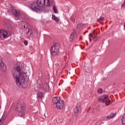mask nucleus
<instances>
[{
  "mask_svg": "<svg viewBox=\"0 0 125 125\" xmlns=\"http://www.w3.org/2000/svg\"><path fill=\"white\" fill-rule=\"evenodd\" d=\"M60 101V97H54L53 98V103L56 105Z\"/></svg>",
  "mask_w": 125,
  "mask_h": 125,
  "instance_id": "4468645a",
  "label": "nucleus"
},
{
  "mask_svg": "<svg viewBox=\"0 0 125 125\" xmlns=\"http://www.w3.org/2000/svg\"><path fill=\"white\" fill-rule=\"evenodd\" d=\"M81 106L79 104H77L76 106L74 108L73 112L75 114H80Z\"/></svg>",
  "mask_w": 125,
  "mask_h": 125,
  "instance_id": "f8f14e48",
  "label": "nucleus"
},
{
  "mask_svg": "<svg viewBox=\"0 0 125 125\" xmlns=\"http://www.w3.org/2000/svg\"><path fill=\"white\" fill-rule=\"evenodd\" d=\"M56 107L60 110H62L64 108V101H60L56 104Z\"/></svg>",
  "mask_w": 125,
  "mask_h": 125,
  "instance_id": "1a4fd4ad",
  "label": "nucleus"
},
{
  "mask_svg": "<svg viewBox=\"0 0 125 125\" xmlns=\"http://www.w3.org/2000/svg\"><path fill=\"white\" fill-rule=\"evenodd\" d=\"M5 120H6V114H5V113H4L3 114V116L0 119V125H3L4 122L5 121Z\"/></svg>",
  "mask_w": 125,
  "mask_h": 125,
  "instance_id": "9b49d317",
  "label": "nucleus"
},
{
  "mask_svg": "<svg viewBox=\"0 0 125 125\" xmlns=\"http://www.w3.org/2000/svg\"><path fill=\"white\" fill-rule=\"evenodd\" d=\"M83 25L82 23H79L78 25H77V29H81V28H82V27H83Z\"/></svg>",
  "mask_w": 125,
  "mask_h": 125,
  "instance_id": "4be33fe9",
  "label": "nucleus"
},
{
  "mask_svg": "<svg viewBox=\"0 0 125 125\" xmlns=\"http://www.w3.org/2000/svg\"><path fill=\"white\" fill-rule=\"evenodd\" d=\"M53 10H54V13H58V11L57 10V7L55 5L53 6Z\"/></svg>",
  "mask_w": 125,
  "mask_h": 125,
  "instance_id": "412c9836",
  "label": "nucleus"
},
{
  "mask_svg": "<svg viewBox=\"0 0 125 125\" xmlns=\"http://www.w3.org/2000/svg\"><path fill=\"white\" fill-rule=\"evenodd\" d=\"M122 124L123 125H125V114L122 117Z\"/></svg>",
  "mask_w": 125,
  "mask_h": 125,
  "instance_id": "aec40b11",
  "label": "nucleus"
},
{
  "mask_svg": "<svg viewBox=\"0 0 125 125\" xmlns=\"http://www.w3.org/2000/svg\"><path fill=\"white\" fill-rule=\"evenodd\" d=\"M43 89H46L47 88V84L44 83L43 84Z\"/></svg>",
  "mask_w": 125,
  "mask_h": 125,
  "instance_id": "5701e85b",
  "label": "nucleus"
},
{
  "mask_svg": "<svg viewBox=\"0 0 125 125\" xmlns=\"http://www.w3.org/2000/svg\"><path fill=\"white\" fill-rule=\"evenodd\" d=\"M115 116H116V113H111L109 115H108L105 117V119L106 120H110V119H113Z\"/></svg>",
  "mask_w": 125,
  "mask_h": 125,
  "instance_id": "2eb2a0df",
  "label": "nucleus"
},
{
  "mask_svg": "<svg viewBox=\"0 0 125 125\" xmlns=\"http://www.w3.org/2000/svg\"><path fill=\"white\" fill-rule=\"evenodd\" d=\"M37 95L39 98H43L44 97V93L42 91L38 92Z\"/></svg>",
  "mask_w": 125,
  "mask_h": 125,
  "instance_id": "f3484780",
  "label": "nucleus"
},
{
  "mask_svg": "<svg viewBox=\"0 0 125 125\" xmlns=\"http://www.w3.org/2000/svg\"><path fill=\"white\" fill-rule=\"evenodd\" d=\"M124 5H124V3H123L122 4V5H121V7H124Z\"/></svg>",
  "mask_w": 125,
  "mask_h": 125,
  "instance_id": "cd10ccee",
  "label": "nucleus"
},
{
  "mask_svg": "<svg viewBox=\"0 0 125 125\" xmlns=\"http://www.w3.org/2000/svg\"><path fill=\"white\" fill-rule=\"evenodd\" d=\"M52 19L54 20V21H55V22H59V19L54 15H52Z\"/></svg>",
  "mask_w": 125,
  "mask_h": 125,
  "instance_id": "a211bd4d",
  "label": "nucleus"
},
{
  "mask_svg": "<svg viewBox=\"0 0 125 125\" xmlns=\"http://www.w3.org/2000/svg\"><path fill=\"white\" fill-rule=\"evenodd\" d=\"M0 67L3 68L4 70H6V66L5 63L2 62V59L0 57Z\"/></svg>",
  "mask_w": 125,
  "mask_h": 125,
  "instance_id": "ddd939ff",
  "label": "nucleus"
},
{
  "mask_svg": "<svg viewBox=\"0 0 125 125\" xmlns=\"http://www.w3.org/2000/svg\"><path fill=\"white\" fill-rule=\"evenodd\" d=\"M8 13L9 15H14L16 20H19V19H20L21 13H20L19 10H16L12 7H11L9 11H8Z\"/></svg>",
  "mask_w": 125,
  "mask_h": 125,
  "instance_id": "39448f33",
  "label": "nucleus"
},
{
  "mask_svg": "<svg viewBox=\"0 0 125 125\" xmlns=\"http://www.w3.org/2000/svg\"><path fill=\"white\" fill-rule=\"evenodd\" d=\"M7 37H8L7 31L3 29H0V40L2 41V40H4Z\"/></svg>",
  "mask_w": 125,
  "mask_h": 125,
  "instance_id": "0eeeda50",
  "label": "nucleus"
},
{
  "mask_svg": "<svg viewBox=\"0 0 125 125\" xmlns=\"http://www.w3.org/2000/svg\"><path fill=\"white\" fill-rule=\"evenodd\" d=\"M39 1V0H37L35 2H38Z\"/></svg>",
  "mask_w": 125,
  "mask_h": 125,
  "instance_id": "7c9ffc66",
  "label": "nucleus"
},
{
  "mask_svg": "<svg viewBox=\"0 0 125 125\" xmlns=\"http://www.w3.org/2000/svg\"><path fill=\"white\" fill-rule=\"evenodd\" d=\"M105 20V19H104V17L101 16L99 18H98L97 20V22H100V21H104Z\"/></svg>",
  "mask_w": 125,
  "mask_h": 125,
  "instance_id": "6ab92c4d",
  "label": "nucleus"
},
{
  "mask_svg": "<svg viewBox=\"0 0 125 125\" xmlns=\"http://www.w3.org/2000/svg\"><path fill=\"white\" fill-rule=\"evenodd\" d=\"M24 29H28V26L26 25H24L23 26Z\"/></svg>",
  "mask_w": 125,
  "mask_h": 125,
  "instance_id": "a878e982",
  "label": "nucleus"
},
{
  "mask_svg": "<svg viewBox=\"0 0 125 125\" xmlns=\"http://www.w3.org/2000/svg\"><path fill=\"white\" fill-rule=\"evenodd\" d=\"M98 101L100 103H105L106 106H109L113 102V101L110 100L108 95H104L100 97L98 99Z\"/></svg>",
  "mask_w": 125,
  "mask_h": 125,
  "instance_id": "20e7f679",
  "label": "nucleus"
},
{
  "mask_svg": "<svg viewBox=\"0 0 125 125\" xmlns=\"http://www.w3.org/2000/svg\"><path fill=\"white\" fill-rule=\"evenodd\" d=\"M23 43H24V44L25 45H28V41H24L23 42Z\"/></svg>",
  "mask_w": 125,
  "mask_h": 125,
  "instance_id": "393cba45",
  "label": "nucleus"
},
{
  "mask_svg": "<svg viewBox=\"0 0 125 125\" xmlns=\"http://www.w3.org/2000/svg\"><path fill=\"white\" fill-rule=\"evenodd\" d=\"M59 49H60V45L59 43H55L51 48L50 53L53 57H54L59 53Z\"/></svg>",
  "mask_w": 125,
  "mask_h": 125,
  "instance_id": "423d86ee",
  "label": "nucleus"
},
{
  "mask_svg": "<svg viewBox=\"0 0 125 125\" xmlns=\"http://www.w3.org/2000/svg\"><path fill=\"white\" fill-rule=\"evenodd\" d=\"M89 40L90 42H91V40H93L95 42V41H97V39H98V37L94 33H91L89 35Z\"/></svg>",
  "mask_w": 125,
  "mask_h": 125,
  "instance_id": "9d476101",
  "label": "nucleus"
},
{
  "mask_svg": "<svg viewBox=\"0 0 125 125\" xmlns=\"http://www.w3.org/2000/svg\"><path fill=\"white\" fill-rule=\"evenodd\" d=\"M38 35V32L36 30L30 29L27 32L26 35L27 37H30V38H34Z\"/></svg>",
  "mask_w": 125,
  "mask_h": 125,
  "instance_id": "6e6552de",
  "label": "nucleus"
},
{
  "mask_svg": "<svg viewBox=\"0 0 125 125\" xmlns=\"http://www.w3.org/2000/svg\"><path fill=\"white\" fill-rule=\"evenodd\" d=\"M86 69H87V67L85 68V71L87 72V73H89L90 71L89 70H87Z\"/></svg>",
  "mask_w": 125,
  "mask_h": 125,
  "instance_id": "bb28decb",
  "label": "nucleus"
},
{
  "mask_svg": "<svg viewBox=\"0 0 125 125\" xmlns=\"http://www.w3.org/2000/svg\"><path fill=\"white\" fill-rule=\"evenodd\" d=\"M103 91V89H102V88H100L98 90L97 92L98 93L101 94L102 93Z\"/></svg>",
  "mask_w": 125,
  "mask_h": 125,
  "instance_id": "b1692460",
  "label": "nucleus"
},
{
  "mask_svg": "<svg viewBox=\"0 0 125 125\" xmlns=\"http://www.w3.org/2000/svg\"><path fill=\"white\" fill-rule=\"evenodd\" d=\"M123 3L125 5V0L124 1Z\"/></svg>",
  "mask_w": 125,
  "mask_h": 125,
  "instance_id": "c85d7f7f",
  "label": "nucleus"
},
{
  "mask_svg": "<svg viewBox=\"0 0 125 125\" xmlns=\"http://www.w3.org/2000/svg\"><path fill=\"white\" fill-rule=\"evenodd\" d=\"M16 111L20 112L19 113V116L21 118H24L25 117V113L22 111L25 110V104L22 102H20L16 104Z\"/></svg>",
  "mask_w": 125,
  "mask_h": 125,
  "instance_id": "7ed1b4c3",
  "label": "nucleus"
},
{
  "mask_svg": "<svg viewBox=\"0 0 125 125\" xmlns=\"http://www.w3.org/2000/svg\"><path fill=\"white\" fill-rule=\"evenodd\" d=\"M54 3V0H38V2H33L30 5V8L32 11H43L48 12V9L45 6H52Z\"/></svg>",
  "mask_w": 125,
  "mask_h": 125,
  "instance_id": "f257e3e1",
  "label": "nucleus"
},
{
  "mask_svg": "<svg viewBox=\"0 0 125 125\" xmlns=\"http://www.w3.org/2000/svg\"><path fill=\"white\" fill-rule=\"evenodd\" d=\"M75 35H76V31H73V32L70 35V37H69V41L70 42H72V41H73V40H74Z\"/></svg>",
  "mask_w": 125,
  "mask_h": 125,
  "instance_id": "dca6fc26",
  "label": "nucleus"
},
{
  "mask_svg": "<svg viewBox=\"0 0 125 125\" xmlns=\"http://www.w3.org/2000/svg\"><path fill=\"white\" fill-rule=\"evenodd\" d=\"M16 71L17 72H20L19 75H13V77L14 80L16 81L17 85L19 86L20 85H22L25 82V77H24V73L20 72L21 71L20 65H18L16 67Z\"/></svg>",
  "mask_w": 125,
  "mask_h": 125,
  "instance_id": "f03ea898",
  "label": "nucleus"
},
{
  "mask_svg": "<svg viewBox=\"0 0 125 125\" xmlns=\"http://www.w3.org/2000/svg\"><path fill=\"white\" fill-rule=\"evenodd\" d=\"M124 27L125 28V22L124 23Z\"/></svg>",
  "mask_w": 125,
  "mask_h": 125,
  "instance_id": "c756f323",
  "label": "nucleus"
}]
</instances>
